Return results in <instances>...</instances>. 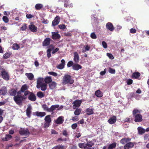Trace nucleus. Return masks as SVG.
<instances>
[{
	"label": "nucleus",
	"instance_id": "obj_49",
	"mask_svg": "<svg viewBox=\"0 0 149 149\" xmlns=\"http://www.w3.org/2000/svg\"><path fill=\"white\" fill-rule=\"evenodd\" d=\"M109 72L111 74H115L116 72V71L115 69H113L111 68H109Z\"/></svg>",
	"mask_w": 149,
	"mask_h": 149
},
{
	"label": "nucleus",
	"instance_id": "obj_26",
	"mask_svg": "<svg viewBox=\"0 0 149 149\" xmlns=\"http://www.w3.org/2000/svg\"><path fill=\"white\" fill-rule=\"evenodd\" d=\"M10 95L11 96H16L17 92V89H12L9 91Z\"/></svg>",
	"mask_w": 149,
	"mask_h": 149
},
{
	"label": "nucleus",
	"instance_id": "obj_54",
	"mask_svg": "<svg viewBox=\"0 0 149 149\" xmlns=\"http://www.w3.org/2000/svg\"><path fill=\"white\" fill-rule=\"evenodd\" d=\"M48 73L52 75L54 77H56L58 75L57 74L54 72H48Z\"/></svg>",
	"mask_w": 149,
	"mask_h": 149
},
{
	"label": "nucleus",
	"instance_id": "obj_11",
	"mask_svg": "<svg viewBox=\"0 0 149 149\" xmlns=\"http://www.w3.org/2000/svg\"><path fill=\"white\" fill-rule=\"evenodd\" d=\"M107 29L111 31H112L114 29V27L113 24L111 22H108L106 25Z\"/></svg>",
	"mask_w": 149,
	"mask_h": 149
},
{
	"label": "nucleus",
	"instance_id": "obj_39",
	"mask_svg": "<svg viewBox=\"0 0 149 149\" xmlns=\"http://www.w3.org/2000/svg\"><path fill=\"white\" fill-rule=\"evenodd\" d=\"M37 96L40 98H42L45 96V94L41 91H39L37 93Z\"/></svg>",
	"mask_w": 149,
	"mask_h": 149
},
{
	"label": "nucleus",
	"instance_id": "obj_21",
	"mask_svg": "<svg viewBox=\"0 0 149 149\" xmlns=\"http://www.w3.org/2000/svg\"><path fill=\"white\" fill-rule=\"evenodd\" d=\"M59 107L58 104L52 105L51 106L50 108H49V112H53V111L56 108H58Z\"/></svg>",
	"mask_w": 149,
	"mask_h": 149
},
{
	"label": "nucleus",
	"instance_id": "obj_44",
	"mask_svg": "<svg viewBox=\"0 0 149 149\" xmlns=\"http://www.w3.org/2000/svg\"><path fill=\"white\" fill-rule=\"evenodd\" d=\"M42 107L43 109V110L47 112H49V108H48L47 105L45 104H43L42 105Z\"/></svg>",
	"mask_w": 149,
	"mask_h": 149
},
{
	"label": "nucleus",
	"instance_id": "obj_45",
	"mask_svg": "<svg viewBox=\"0 0 149 149\" xmlns=\"http://www.w3.org/2000/svg\"><path fill=\"white\" fill-rule=\"evenodd\" d=\"M65 148L64 146L58 145L53 148L54 149H64Z\"/></svg>",
	"mask_w": 149,
	"mask_h": 149
},
{
	"label": "nucleus",
	"instance_id": "obj_18",
	"mask_svg": "<svg viewBox=\"0 0 149 149\" xmlns=\"http://www.w3.org/2000/svg\"><path fill=\"white\" fill-rule=\"evenodd\" d=\"M117 120L116 116H113V117L110 118L108 120V123L110 124L115 123Z\"/></svg>",
	"mask_w": 149,
	"mask_h": 149
},
{
	"label": "nucleus",
	"instance_id": "obj_37",
	"mask_svg": "<svg viewBox=\"0 0 149 149\" xmlns=\"http://www.w3.org/2000/svg\"><path fill=\"white\" fill-rule=\"evenodd\" d=\"M116 142H114L109 145L107 149H113L116 147Z\"/></svg>",
	"mask_w": 149,
	"mask_h": 149
},
{
	"label": "nucleus",
	"instance_id": "obj_22",
	"mask_svg": "<svg viewBox=\"0 0 149 149\" xmlns=\"http://www.w3.org/2000/svg\"><path fill=\"white\" fill-rule=\"evenodd\" d=\"M134 146L133 143L130 142L126 144L124 146V149H129V148H132Z\"/></svg>",
	"mask_w": 149,
	"mask_h": 149
},
{
	"label": "nucleus",
	"instance_id": "obj_27",
	"mask_svg": "<svg viewBox=\"0 0 149 149\" xmlns=\"http://www.w3.org/2000/svg\"><path fill=\"white\" fill-rule=\"evenodd\" d=\"M72 69L74 70H78L79 69L82 68V66L78 64H76L74 65H72Z\"/></svg>",
	"mask_w": 149,
	"mask_h": 149
},
{
	"label": "nucleus",
	"instance_id": "obj_35",
	"mask_svg": "<svg viewBox=\"0 0 149 149\" xmlns=\"http://www.w3.org/2000/svg\"><path fill=\"white\" fill-rule=\"evenodd\" d=\"M43 7V5L41 3L36 4L35 6L36 10H39L42 9Z\"/></svg>",
	"mask_w": 149,
	"mask_h": 149
},
{
	"label": "nucleus",
	"instance_id": "obj_6",
	"mask_svg": "<svg viewBox=\"0 0 149 149\" xmlns=\"http://www.w3.org/2000/svg\"><path fill=\"white\" fill-rule=\"evenodd\" d=\"M19 132L21 135H25L27 136H29L30 134L28 129L24 128H21L19 131Z\"/></svg>",
	"mask_w": 149,
	"mask_h": 149
},
{
	"label": "nucleus",
	"instance_id": "obj_5",
	"mask_svg": "<svg viewBox=\"0 0 149 149\" xmlns=\"http://www.w3.org/2000/svg\"><path fill=\"white\" fill-rule=\"evenodd\" d=\"M45 123L44 126L45 128H47L49 127L52 121L51 116L48 115L46 116L44 119Z\"/></svg>",
	"mask_w": 149,
	"mask_h": 149
},
{
	"label": "nucleus",
	"instance_id": "obj_61",
	"mask_svg": "<svg viewBox=\"0 0 149 149\" xmlns=\"http://www.w3.org/2000/svg\"><path fill=\"white\" fill-rule=\"evenodd\" d=\"M26 18L28 19H30L34 17V16L31 14H27L26 15Z\"/></svg>",
	"mask_w": 149,
	"mask_h": 149
},
{
	"label": "nucleus",
	"instance_id": "obj_28",
	"mask_svg": "<svg viewBox=\"0 0 149 149\" xmlns=\"http://www.w3.org/2000/svg\"><path fill=\"white\" fill-rule=\"evenodd\" d=\"M37 88H40L41 90L43 91H45L47 89V85L46 84L44 83L39 86L37 87Z\"/></svg>",
	"mask_w": 149,
	"mask_h": 149
},
{
	"label": "nucleus",
	"instance_id": "obj_60",
	"mask_svg": "<svg viewBox=\"0 0 149 149\" xmlns=\"http://www.w3.org/2000/svg\"><path fill=\"white\" fill-rule=\"evenodd\" d=\"M73 64V62L72 61H70L68 62L67 65L68 67H70Z\"/></svg>",
	"mask_w": 149,
	"mask_h": 149
},
{
	"label": "nucleus",
	"instance_id": "obj_3",
	"mask_svg": "<svg viewBox=\"0 0 149 149\" xmlns=\"http://www.w3.org/2000/svg\"><path fill=\"white\" fill-rule=\"evenodd\" d=\"M74 81L73 79H71V76L68 74H65L63 79L62 84H70L73 83Z\"/></svg>",
	"mask_w": 149,
	"mask_h": 149
},
{
	"label": "nucleus",
	"instance_id": "obj_2",
	"mask_svg": "<svg viewBox=\"0 0 149 149\" xmlns=\"http://www.w3.org/2000/svg\"><path fill=\"white\" fill-rule=\"evenodd\" d=\"M26 98V97L21 95H17L13 97L14 100L16 103L18 105L22 104L23 100Z\"/></svg>",
	"mask_w": 149,
	"mask_h": 149
},
{
	"label": "nucleus",
	"instance_id": "obj_46",
	"mask_svg": "<svg viewBox=\"0 0 149 149\" xmlns=\"http://www.w3.org/2000/svg\"><path fill=\"white\" fill-rule=\"evenodd\" d=\"M79 147L81 148H84L86 147V144L84 143H79L78 144Z\"/></svg>",
	"mask_w": 149,
	"mask_h": 149
},
{
	"label": "nucleus",
	"instance_id": "obj_1",
	"mask_svg": "<svg viewBox=\"0 0 149 149\" xmlns=\"http://www.w3.org/2000/svg\"><path fill=\"white\" fill-rule=\"evenodd\" d=\"M141 110L136 109H134L132 111V114L134 118V121L136 122L140 123L143 120L142 116L140 114Z\"/></svg>",
	"mask_w": 149,
	"mask_h": 149
},
{
	"label": "nucleus",
	"instance_id": "obj_31",
	"mask_svg": "<svg viewBox=\"0 0 149 149\" xmlns=\"http://www.w3.org/2000/svg\"><path fill=\"white\" fill-rule=\"evenodd\" d=\"M36 115L38 117H42L46 115V113L44 112L36 111L35 112Z\"/></svg>",
	"mask_w": 149,
	"mask_h": 149
},
{
	"label": "nucleus",
	"instance_id": "obj_23",
	"mask_svg": "<svg viewBox=\"0 0 149 149\" xmlns=\"http://www.w3.org/2000/svg\"><path fill=\"white\" fill-rule=\"evenodd\" d=\"M138 133L139 135H142L145 132V130L141 127H139L137 128Z\"/></svg>",
	"mask_w": 149,
	"mask_h": 149
},
{
	"label": "nucleus",
	"instance_id": "obj_55",
	"mask_svg": "<svg viewBox=\"0 0 149 149\" xmlns=\"http://www.w3.org/2000/svg\"><path fill=\"white\" fill-rule=\"evenodd\" d=\"M63 135L65 136L68 137V134L66 130H64L62 132Z\"/></svg>",
	"mask_w": 149,
	"mask_h": 149
},
{
	"label": "nucleus",
	"instance_id": "obj_19",
	"mask_svg": "<svg viewBox=\"0 0 149 149\" xmlns=\"http://www.w3.org/2000/svg\"><path fill=\"white\" fill-rule=\"evenodd\" d=\"M82 102L81 100H77L74 101L73 102V104H74L73 106L77 107H79Z\"/></svg>",
	"mask_w": 149,
	"mask_h": 149
},
{
	"label": "nucleus",
	"instance_id": "obj_63",
	"mask_svg": "<svg viewBox=\"0 0 149 149\" xmlns=\"http://www.w3.org/2000/svg\"><path fill=\"white\" fill-rule=\"evenodd\" d=\"M79 119V118H78L77 116H74L73 117L72 120L74 121H78Z\"/></svg>",
	"mask_w": 149,
	"mask_h": 149
},
{
	"label": "nucleus",
	"instance_id": "obj_9",
	"mask_svg": "<svg viewBox=\"0 0 149 149\" xmlns=\"http://www.w3.org/2000/svg\"><path fill=\"white\" fill-rule=\"evenodd\" d=\"M28 99L32 102L35 101L36 100V97L35 95L33 92H31L28 96Z\"/></svg>",
	"mask_w": 149,
	"mask_h": 149
},
{
	"label": "nucleus",
	"instance_id": "obj_34",
	"mask_svg": "<svg viewBox=\"0 0 149 149\" xmlns=\"http://www.w3.org/2000/svg\"><path fill=\"white\" fill-rule=\"evenodd\" d=\"M12 137V136L10 134H6L5 137L2 138V140L3 141H7L10 140Z\"/></svg>",
	"mask_w": 149,
	"mask_h": 149
},
{
	"label": "nucleus",
	"instance_id": "obj_8",
	"mask_svg": "<svg viewBox=\"0 0 149 149\" xmlns=\"http://www.w3.org/2000/svg\"><path fill=\"white\" fill-rule=\"evenodd\" d=\"M52 38L54 40H56L60 38L61 36L58 34V32H52Z\"/></svg>",
	"mask_w": 149,
	"mask_h": 149
},
{
	"label": "nucleus",
	"instance_id": "obj_48",
	"mask_svg": "<svg viewBox=\"0 0 149 149\" xmlns=\"http://www.w3.org/2000/svg\"><path fill=\"white\" fill-rule=\"evenodd\" d=\"M3 20L5 23H7L8 22L9 19L6 16H4L2 18Z\"/></svg>",
	"mask_w": 149,
	"mask_h": 149
},
{
	"label": "nucleus",
	"instance_id": "obj_58",
	"mask_svg": "<svg viewBox=\"0 0 149 149\" xmlns=\"http://www.w3.org/2000/svg\"><path fill=\"white\" fill-rule=\"evenodd\" d=\"M102 44L103 46V47L105 48L106 49L107 48V43L104 41H103L102 42Z\"/></svg>",
	"mask_w": 149,
	"mask_h": 149
},
{
	"label": "nucleus",
	"instance_id": "obj_33",
	"mask_svg": "<svg viewBox=\"0 0 149 149\" xmlns=\"http://www.w3.org/2000/svg\"><path fill=\"white\" fill-rule=\"evenodd\" d=\"M95 95L97 97H102L103 96V93L99 90H97L95 92Z\"/></svg>",
	"mask_w": 149,
	"mask_h": 149
},
{
	"label": "nucleus",
	"instance_id": "obj_25",
	"mask_svg": "<svg viewBox=\"0 0 149 149\" xmlns=\"http://www.w3.org/2000/svg\"><path fill=\"white\" fill-rule=\"evenodd\" d=\"M140 75L139 72H136L133 73L132 76V78L137 79L138 78Z\"/></svg>",
	"mask_w": 149,
	"mask_h": 149
},
{
	"label": "nucleus",
	"instance_id": "obj_52",
	"mask_svg": "<svg viewBox=\"0 0 149 149\" xmlns=\"http://www.w3.org/2000/svg\"><path fill=\"white\" fill-rule=\"evenodd\" d=\"M27 28L26 24H23L22 26L20 28V29L22 31H24L26 30Z\"/></svg>",
	"mask_w": 149,
	"mask_h": 149
},
{
	"label": "nucleus",
	"instance_id": "obj_43",
	"mask_svg": "<svg viewBox=\"0 0 149 149\" xmlns=\"http://www.w3.org/2000/svg\"><path fill=\"white\" fill-rule=\"evenodd\" d=\"M12 47L14 49L17 50L19 48V46L17 44L14 43Z\"/></svg>",
	"mask_w": 149,
	"mask_h": 149
},
{
	"label": "nucleus",
	"instance_id": "obj_32",
	"mask_svg": "<svg viewBox=\"0 0 149 149\" xmlns=\"http://www.w3.org/2000/svg\"><path fill=\"white\" fill-rule=\"evenodd\" d=\"M64 6L66 8L72 7H73V4L70 1H68L65 2Z\"/></svg>",
	"mask_w": 149,
	"mask_h": 149
},
{
	"label": "nucleus",
	"instance_id": "obj_20",
	"mask_svg": "<svg viewBox=\"0 0 149 149\" xmlns=\"http://www.w3.org/2000/svg\"><path fill=\"white\" fill-rule=\"evenodd\" d=\"M61 63L57 66V68L60 69H63L64 68L65 65V61L64 59H62L61 61Z\"/></svg>",
	"mask_w": 149,
	"mask_h": 149
},
{
	"label": "nucleus",
	"instance_id": "obj_59",
	"mask_svg": "<svg viewBox=\"0 0 149 149\" xmlns=\"http://www.w3.org/2000/svg\"><path fill=\"white\" fill-rule=\"evenodd\" d=\"M77 127V124L75 123L72 124L71 125V128L73 130L75 129Z\"/></svg>",
	"mask_w": 149,
	"mask_h": 149
},
{
	"label": "nucleus",
	"instance_id": "obj_42",
	"mask_svg": "<svg viewBox=\"0 0 149 149\" xmlns=\"http://www.w3.org/2000/svg\"><path fill=\"white\" fill-rule=\"evenodd\" d=\"M11 54V53L7 52L3 55V58L6 59H7L8 58L10 57Z\"/></svg>",
	"mask_w": 149,
	"mask_h": 149
},
{
	"label": "nucleus",
	"instance_id": "obj_24",
	"mask_svg": "<svg viewBox=\"0 0 149 149\" xmlns=\"http://www.w3.org/2000/svg\"><path fill=\"white\" fill-rule=\"evenodd\" d=\"M131 139L128 138H123L120 141V143L122 144H125L131 141Z\"/></svg>",
	"mask_w": 149,
	"mask_h": 149
},
{
	"label": "nucleus",
	"instance_id": "obj_36",
	"mask_svg": "<svg viewBox=\"0 0 149 149\" xmlns=\"http://www.w3.org/2000/svg\"><path fill=\"white\" fill-rule=\"evenodd\" d=\"M28 87L27 85L26 84L23 85L21 88V91H22V93H24V92L27 91L28 89Z\"/></svg>",
	"mask_w": 149,
	"mask_h": 149
},
{
	"label": "nucleus",
	"instance_id": "obj_14",
	"mask_svg": "<svg viewBox=\"0 0 149 149\" xmlns=\"http://www.w3.org/2000/svg\"><path fill=\"white\" fill-rule=\"evenodd\" d=\"M7 92V90L6 87L5 86H3L0 89V94L1 95H5L6 94Z\"/></svg>",
	"mask_w": 149,
	"mask_h": 149
},
{
	"label": "nucleus",
	"instance_id": "obj_16",
	"mask_svg": "<svg viewBox=\"0 0 149 149\" xmlns=\"http://www.w3.org/2000/svg\"><path fill=\"white\" fill-rule=\"evenodd\" d=\"M74 61L76 63H78L79 61V57L78 54L76 52L74 53Z\"/></svg>",
	"mask_w": 149,
	"mask_h": 149
},
{
	"label": "nucleus",
	"instance_id": "obj_40",
	"mask_svg": "<svg viewBox=\"0 0 149 149\" xmlns=\"http://www.w3.org/2000/svg\"><path fill=\"white\" fill-rule=\"evenodd\" d=\"M44 81L45 83H49L52 81V79L51 77H47L45 78Z\"/></svg>",
	"mask_w": 149,
	"mask_h": 149
},
{
	"label": "nucleus",
	"instance_id": "obj_12",
	"mask_svg": "<svg viewBox=\"0 0 149 149\" xmlns=\"http://www.w3.org/2000/svg\"><path fill=\"white\" fill-rule=\"evenodd\" d=\"M63 118V117L62 116L59 117L55 121V123L59 125L62 124L64 121Z\"/></svg>",
	"mask_w": 149,
	"mask_h": 149
},
{
	"label": "nucleus",
	"instance_id": "obj_50",
	"mask_svg": "<svg viewBox=\"0 0 149 149\" xmlns=\"http://www.w3.org/2000/svg\"><path fill=\"white\" fill-rule=\"evenodd\" d=\"M51 49H47V56L48 58H49L51 56Z\"/></svg>",
	"mask_w": 149,
	"mask_h": 149
},
{
	"label": "nucleus",
	"instance_id": "obj_17",
	"mask_svg": "<svg viewBox=\"0 0 149 149\" xmlns=\"http://www.w3.org/2000/svg\"><path fill=\"white\" fill-rule=\"evenodd\" d=\"M44 79L43 78L39 77L37 79V81L36 87L40 86L44 83Z\"/></svg>",
	"mask_w": 149,
	"mask_h": 149
},
{
	"label": "nucleus",
	"instance_id": "obj_4",
	"mask_svg": "<svg viewBox=\"0 0 149 149\" xmlns=\"http://www.w3.org/2000/svg\"><path fill=\"white\" fill-rule=\"evenodd\" d=\"M0 70H1V72L2 78L6 81H8L10 79V77L8 72L2 68H0Z\"/></svg>",
	"mask_w": 149,
	"mask_h": 149
},
{
	"label": "nucleus",
	"instance_id": "obj_64",
	"mask_svg": "<svg viewBox=\"0 0 149 149\" xmlns=\"http://www.w3.org/2000/svg\"><path fill=\"white\" fill-rule=\"evenodd\" d=\"M75 136L77 138H79L81 136L80 133H74Z\"/></svg>",
	"mask_w": 149,
	"mask_h": 149
},
{
	"label": "nucleus",
	"instance_id": "obj_41",
	"mask_svg": "<svg viewBox=\"0 0 149 149\" xmlns=\"http://www.w3.org/2000/svg\"><path fill=\"white\" fill-rule=\"evenodd\" d=\"M81 111V109H77L75 110L74 112V114L76 116L79 115Z\"/></svg>",
	"mask_w": 149,
	"mask_h": 149
},
{
	"label": "nucleus",
	"instance_id": "obj_38",
	"mask_svg": "<svg viewBox=\"0 0 149 149\" xmlns=\"http://www.w3.org/2000/svg\"><path fill=\"white\" fill-rule=\"evenodd\" d=\"M56 83L54 82H52L51 81L49 84V87L51 89H53L54 88L56 87Z\"/></svg>",
	"mask_w": 149,
	"mask_h": 149
},
{
	"label": "nucleus",
	"instance_id": "obj_47",
	"mask_svg": "<svg viewBox=\"0 0 149 149\" xmlns=\"http://www.w3.org/2000/svg\"><path fill=\"white\" fill-rule=\"evenodd\" d=\"M94 144V143L92 141H89L86 145L88 147H91Z\"/></svg>",
	"mask_w": 149,
	"mask_h": 149
},
{
	"label": "nucleus",
	"instance_id": "obj_29",
	"mask_svg": "<svg viewBox=\"0 0 149 149\" xmlns=\"http://www.w3.org/2000/svg\"><path fill=\"white\" fill-rule=\"evenodd\" d=\"M25 75L27 77L28 79L30 80H33L34 78V75L31 73H25Z\"/></svg>",
	"mask_w": 149,
	"mask_h": 149
},
{
	"label": "nucleus",
	"instance_id": "obj_57",
	"mask_svg": "<svg viewBox=\"0 0 149 149\" xmlns=\"http://www.w3.org/2000/svg\"><path fill=\"white\" fill-rule=\"evenodd\" d=\"M133 80L131 79H129L127 81V84L128 85H130L132 84Z\"/></svg>",
	"mask_w": 149,
	"mask_h": 149
},
{
	"label": "nucleus",
	"instance_id": "obj_30",
	"mask_svg": "<svg viewBox=\"0 0 149 149\" xmlns=\"http://www.w3.org/2000/svg\"><path fill=\"white\" fill-rule=\"evenodd\" d=\"M94 109L93 108H88L86 109V114L90 115L93 113Z\"/></svg>",
	"mask_w": 149,
	"mask_h": 149
},
{
	"label": "nucleus",
	"instance_id": "obj_15",
	"mask_svg": "<svg viewBox=\"0 0 149 149\" xmlns=\"http://www.w3.org/2000/svg\"><path fill=\"white\" fill-rule=\"evenodd\" d=\"M29 28L31 31L33 32H36L37 31V27L33 24L29 25Z\"/></svg>",
	"mask_w": 149,
	"mask_h": 149
},
{
	"label": "nucleus",
	"instance_id": "obj_7",
	"mask_svg": "<svg viewBox=\"0 0 149 149\" xmlns=\"http://www.w3.org/2000/svg\"><path fill=\"white\" fill-rule=\"evenodd\" d=\"M51 39L49 38H45L42 43V45L43 46H49L50 43Z\"/></svg>",
	"mask_w": 149,
	"mask_h": 149
},
{
	"label": "nucleus",
	"instance_id": "obj_51",
	"mask_svg": "<svg viewBox=\"0 0 149 149\" xmlns=\"http://www.w3.org/2000/svg\"><path fill=\"white\" fill-rule=\"evenodd\" d=\"M91 38L93 39H95L97 38V36L94 32L91 33L90 35Z\"/></svg>",
	"mask_w": 149,
	"mask_h": 149
},
{
	"label": "nucleus",
	"instance_id": "obj_62",
	"mask_svg": "<svg viewBox=\"0 0 149 149\" xmlns=\"http://www.w3.org/2000/svg\"><path fill=\"white\" fill-rule=\"evenodd\" d=\"M49 49H51V51L53 50L54 48V46L52 44L50 45H49Z\"/></svg>",
	"mask_w": 149,
	"mask_h": 149
},
{
	"label": "nucleus",
	"instance_id": "obj_10",
	"mask_svg": "<svg viewBox=\"0 0 149 149\" xmlns=\"http://www.w3.org/2000/svg\"><path fill=\"white\" fill-rule=\"evenodd\" d=\"M60 21V17L59 16H56L53 21L52 25L53 26H55L58 25Z\"/></svg>",
	"mask_w": 149,
	"mask_h": 149
},
{
	"label": "nucleus",
	"instance_id": "obj_56",
	"mask_svg": "<svg viewBox=\"0 0 149 149\" xmlns=\"http://www.w3.org/2000/svg\"><path fill=\"white\" fill-rule=\"evenodd\" d=\"M107 55L109 57V58L111 59H113L114 58V57L111 54L107 53Z\"/></svg>",
	"mask_w": 149,
	"mask_h": 149
},
{
	"label": "nucleus",
	"instance_id": "obj_53",
	"mask_svg": "<svg viewBox=\"0 0 149 149\" xmlns=\"http://www.w3.org/2000/svg\"><path fill=\"white\" fill-rule=\"evenodd\" d=\"M58 27L61 29H64L66 28V26L64 24L59 25H58Z\"/></svg>",
	"mask_w": 149,
	"mask_h": 149
},
{
	"label": "nucleus",
	"instance_id": "obj_13",
	"mask_svg": "<svg viewBox=\"0 0 149 149\" xmlns=\"http://www.w3.org/2000/svg\"><path fill=\"white\" fill-rule=\"evenodd\" d=\"M32 108L31 105L29 106L26 109V115L27 116L30 118L31 117V113Z\"/></svg>",
	"mask_w": 149,
	"mask_h": 149
}]
</instances>
